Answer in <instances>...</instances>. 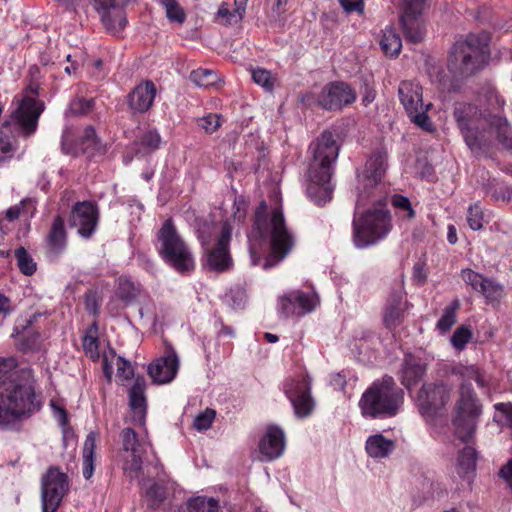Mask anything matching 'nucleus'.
Masks as SVG:
<instances>
[{"label":"nucleus","mask_w":512,"mask_h":512,"mask_svg":"<svg viewBox=\"0 0 512 512\" xmlns=\"http://www.w3.org/2000/svg\"><path fill=\"white\" fill-rule=\"evenodd\" d=\"M31 368H17L15 358H0V428L39 410Z\"/></svg>","instance_id":"nucleus-1"},{"label":"nucleus","mask_w":512,"mask_h":512,"mask_svg":"<svg viewBox=\"0 0 512 512\" xmlns=\"http://www.w3.org/2000/svg\"><path fill=\"white\" fill-rule=\"evenodd\" d=\"M454 118L463 139L474 154L488 151L495 140L512 150V125L499 114L483 113L471 103H459Z\"/></svg>","instance_id":"nucleus-2"},{"label":"nucleus","mask_w":512,"mask_h":512,"mask_svg":"<svg viewBox=\"0 0 512 512\" xmlns=\"http://www.w3.org/2000/svg\"><path fill=\"white\" fill-rule=\"evenodd\" d=\"M310 150L312 157L309 162L308 177L311 184L308 192L310 195L319 192L321 196L315 200L318 204H325L330 200L333 191L331 176L339 155V146L332 133L325 131L311 144Z\"/></svg>","instance_id":"nucleus-3"},{"label":"nucleus","mask_w":512,"mask_h":512,"mask_svg":"<svg viewBox=\"0 0 512 512\" xmlns=\"http://www.w3.org/2000/svg\"><path fill=\"white\" fill-rule=\"evenodd\" d=\"M271 236V249L277 261L283 259L292 250L294 238L285 225L280 208L267 213V202L262 201L256 207L252 228L248 234L250 241H264Z\"/></svg>","instance_id":"nucleus-4"},{"label":"nucleus","mask_w":512,"mask_h":512,"mask_svg":"<svg viewBox=\"0 0 512 512\" xmlns=\"http://www.w3.org/2000/svg\"><path fill=\"white\" fill-rule=\"evenodd\" d=\"M368 202L374 203L372 209L353 219L352 239L356 247L365 248L385 239L392 230L391 213L386 207V198L379 194Z\"/></svg>","instance_id":"nucleus-5"},{"label":"nucleus","mask_w":512,"mask_h":512,"mask_svg":"<svg viewBox=\"0 0 512 512\" xmlns=\"http://www.w3.org/2000/svg\"><path fill=\"white\" fill-rule=\"evenodd\" d=\"M404 392L396 386L391 376L374 381L363 392L359 408L363 417L388 418L396 415L403 403Z\"/></svg>","instance_id":"nucleus-6"},{"label":"nucleus","mask_w":512,"mask_h":512,"mask_svg":"<svg viewBox=\"0 0 512 512\" xmlns=\"http://www.w3.org/2000/svg\"><path fill=\"white\" fill-rule=\"evenodd\" d=\"M232 227L225 221L221 227L207 223L200 231V240L204 247L203 266L206 269L223 273L234 265L230 253Z\"/></svg>","instance_id":"nucleus-7"},{"label":"nucleus","mask_w":512,"mask_h":512,"mask_svg":"<svg viewBox=\"0 0 512 512\" xmlns=\"http://www.w3.org/2000/svg\"><path fill=\"white\" fill-rule=\"evenodd\" d=\"M488 40L486 35H468L465 40L455 42L448 59L450 71L469 76L482 69L490 57Z\"/></svg>","instance_id":"nucleus-8"},{"label":"nucleus","mask_w":512,"mask_h":512,"mask_svg":"<svg viewBox=\"0 0 512 512\" xmlns=\"http://www.w3.org/2000/svg\"><path fill=\"white\" fill-rule=\"evenodd\" d=\"M43 110V103L32 97H24L18 102L9 120L0 128V161L12 157L14 149L8 134L10 126L14 125L24 137L34 135Z\"/></svg>","instance_id":"nucleus-9"},{"label":"nucleus","mask_w":512,"mask_h":512,"mask_svg":"<svg viewBox=\"0 0 512 512\" xmlns=\"http://www.w3.org/2000/svg\"><path fill=\"white\" fill-rule=\"evenodd\" d=\"M160 242V255L169 265L180 273L191 271L195 267L192 253L179 235L172 220H166L157 233Z\"/></svg>","instance_id":"nucleus-10"},{"label":"nucleus","mask_w":512,"mask_h":512,"mask_svg":"<svg viewBox=\"0 0 512 512\" xmlns=\"http://www.w3.org/2000/svg\"><path fill=\"white\" fill-rule=\"evenodd\" d=\"M398 98L414 124L428 130V132L434 129V125L427 114L431 103L424 104L421 84L414 82V80H403L398 87Z\"/></svg>","instance_id":"nucleus-11"},{"label":"nucleus","mask_w":512,"mask_h":512,"mask_svg":"<svg viewBox=\"0 0 512 512\" xmlns=\"http://www.w3.org/2000/svg\"><path fill=\"white\" fill-rule=\"evenodd\" d=\"M481 413V406L472 387L462 384L457 415L453 419L455 434L462 441H469L475 432V420Z\"/></svg>","instance_id":"nucleus-12"},{"label":"nucleus","mask_w":512,"mask_h":512,"mask_svg":"<svg viewBox=\"0 0 512 512\" xmlns=\"http://www.w3.org/2000/svg\"><path fill=\"white\" fill-rule=\"evenodd\" d=\"M386 162L387 154L383 151H375L368 158L365 169L359 178L362 188H360L357 196V206H365L371 197H377L375 189H377L385 174Z\"/></svg>","instance_id":"nucleus-13"},{"label":"nucleus","mask_w":512,"mask_h":512,"mask_svg":"<svg viewBox=\"0 0 512 512\" xmlns=\"http://www.w3.org/2000/svg\"><path fill=\"white\" fill-rule=\"evenodd\" d=\"M69 491L66 473L52 466L41 478L42 512H56L63 496Z\"/></svg>","instance_id":"nucleus-14"},{"label":"nucleus","mask_w":512,"mask_h":512,"mask_svg":"<svg viewBox=\"0 0 512 512\" xmlns=\"http://www.w3.org/2000/svg\"><path fill=\"white\" fill-rule=\"evenodd\" d=\"M428 0H403L399 24L406 40L420 43L425 33L421 13Z\"/></svg>","instance_id":"nucleus-15"},{"label":"nucleus","mask_w":512,"mask_h":512,"mask_svg":"<svg viewBox=\"0 0 512 512\" xmlns=\"http://www.w3.org/2000/svg\"><path fill=\"white\" fill-rule=\"evenodd\" d=\"M356 92L345 82H330L321 88L316 102L317 106L330 111L342 110L356 102Z\"/></svg>","instance_id":"nucleus-16"},{"label":"nucleus","mask_w":512,"mask_h":512,"mask_svg":"<svg viewBox=\"0 0 512 512\" xmlns=\"http://www.w3.org/2000/svg\"><path fill=\"white\" fill-rule=\"evenodd\" d=\"M132 0H89L100 19L110 32H119L125 28L127 24L125 6L129 5Z\"/></svg>","instance_id":"nucleus-17"},{"label":"nucleus","mask_w":512,"mask_h":512,"mask_svg":"<svg viewBox=\"0 0 512 512\" xmlns=\"http://www.w3.org/2000/svg\"><path fill=\"white\" fill-rule=\"evenodd\" d=\"M451 396V388L443 383L424 384L417 394V403L423 415H435Z\"/></svg>","instance_id":"nucleus-18"},{"label":"nucleus","mask_w":512,"mask_h":512,"mask_svg":"<svg viewBox=\"0 0 512 512\" xmlns=\"http://www.w3.org/2000/svg\"><path fill=\"white\" fill-rule=\"evenodd\" d=\"M99 221V210L92 202H77L70 212L69 225L77 229L80 236L91 237Z\"/></svg>","instance_id":"nucleus-19"},{"label":"nucleus","mask_w":512,"mask_h":512,"mask_svg":"<svg viewBox=\"0 0 512 512\" xmlns=\"http://www.w3.org/2000/svg\"><path fill=\"white\" fill-rule=\"evenodd\" d=\"M120 439L123 450L128 454L125 457L124 470L130 478H133L142 470V456L145 451L137 432L132 428L122 429Z\"/></svg>","instance_id":"nucleus-20"},{"label":"nucleus","mask_w":512,"mask_h":512,"mask_svg":"<svg viewBox=\"0 0 512 512\" xmlns=\"http://www.w3.org/2000/svg\"><path fill=\"white\" fill-rule=\"evenodd\" d=\"M179 358L172 347L168 348L165 355L157 358L148 367V374L157 384H166L175 378L179 369Z\"/></svg>","instance_id":"nucleus-21"},{"label":"nucleus","mask_w":512,"mask_h":512,"mask_svg":"<svg viewBox=\"0 0 512 512\" xmlns=\"http://www.w3.org/2000/svg\"><path fill=\"white\" fill-rule=\"evenodd\" d=\"M315 306V298L302 291H292L279 299L280 313L284 317L310 313Z\"/></svg>","instance_id":"nucleus-22"},{"label":"nucleus","mask_w":512,"mask_h":512,"mask_svg":"<svg viewBox=\"0 0 512 512\" xmlns=\"http://www.w3.org/2000/svg\"><path fill=\"white\" fill-rule=\"evenodd\" d=\"M286 394L290 398L298 417H307L313 411L314 401L310 394V382L307 379L292 383L286 388Z\"/></svg>","instance_id":"nucleus-23"},{"label":"nucleus","mask_w":512,"mask_h":512,"mask_svg":"<svg viewBox=\"0 0 512 512\" xmlns=\"http://www.w3.org/2000/svg\"><path fill=\"white\" fill-rule=\"evenodd\" d=\"M156 96V88L151 80L138 84L128 96V107L134 113L149 110Z\"/></svg>","instance_id":"nucleus-24"},{"label":"nucleus","mask_w":512,"mask_h":512,"mask_svg":"<svg viewBox=\"0 0 512 512\" xmlns=\"http://www.w3.org/2000/svg\"><path fill=\"white\" fill-rule=\"evenodd\" d=\"M426 369L427 364L421 358L406 354L399 371L401 384L407 389L414 387L425 376Z\"/></svg>","instance_id":"nucleus-25"},{"label":"nucleus","mask_w":512,"mask_h":512,"mask_svg":"<svg viewBox=\"0 0 512 512\" xmlns=\"http://www.w3.org/2000/svg\"><path fill=\"white\" fill-rule=\"evenodd\" d=\"M146 381L144 377L135 378L129 389V407L133 413V422L142 425L145 422L147 401L145 396Z\"/></svg>","instance_id":"nucleus-26"},{"label":"nucleus","mask_w":512,"mask_h":512,"mask_svg":"<svg viewBox=\"0 0 512 512\" xmlns=\"http://www.w3.org/2000/svg\"><path fill=\"white\" fill-rule=\"evenodd\" d=\"M285 447V436L282 429L278 427H269L264 438L260 442V453L263 454L268 461L278 458L283 454Z\"/></svg>","instance_id":"nucleus-27"},{"label":"nucleus","mask_w":512,"mask_h":512,"mask_svg":"<svg viewBox=\"0 0 512 512\" xmlns=\"http://www.w3.org/2000/svg\"><path fill=\"white\" fill-rule=\"evenodd\" d=\"M404 292L402 290L393 291L390 295V299L384 310V325L388 329H395L403 321L404 308L402 306V300Z\"/></svg>","instance_id":"nucleus-28"},{"label":"nucleus","mask_w":512,"mask_h":512,"mask_svg":"<svg viewBox=\"0 0 512 512\" xmlns=\"http://www.w3.org/2000/svg\"><path fill=\"white\" fill-rule=\"evenodd\" d=\"M248 1L249 0H234L232 10L230 9L229 4L222 2L217 10V15L222 19L224 24H239V22H241L245 17Z\"/></svg>","instance_id":"nucleus-29"},{"label":"nucleus","mask_w":512,"mask_h":512,"mask_svg":"<svg viewBox=\"0 0 512 512\" xmlns=\"http://www.w3.org/2000/svg\"><path fill=\"white\" fill-rule=\"evenodd\" d=\"M395 449V443L391 439L377 433L366 441V451L373 458H385Z\"/></svg>","instance_id":"nucleus-30"},{"label":"nucleus","mask_w":512,"mask_h":512,"mask_svg":"<svg viewBox=\"0 0 512 512\" xmlns=\"http://www.w3.org/2000/svg\"><path fill=\"white\" fill-rule=\"evenodd\" d=\"M49 248L54 254H59L66 244V229L61 216L54 218L51 229L47 235Z\"/></svg>","instance_id":"nucleus-31"},{"label":"nucleus","mask_w":512,"mask_h":512,"mask_svg":"<svg viewBox=\"0 0 512 512\" xmlns=\"http://www.w3.org/2000/svg\"><path fill=\"white\" fill-rule=\"evenodd\" d=\"M80 144L82 151L84 154H87L88 157H94L96 154H104L105 152V147L91 125L84 128Z\"/></svg>","instance_id":"nucleus-32"},{"label":"nucleus","mask_w":512,"mask_h":512,"mask_svg":"<svg viewBox=\"0 0 512 512\" xmlns=\"http://www.w3.org/2000/svg\"><path fill=\"white\" fill-rule=\"evenodd\" d=\"M97 433L90 432L87 434L83 447V476L89 480L94 471V454L96 449Z\"/></svg>","instance_id":"nucleus-33"},{"label":"nucleus","mask_w":512,"mask_h":512,"mask_svg":"<svg viewBox=\"0 0 512 512\" xmlns=\"http://www.w3.org/2000/svg\"><path fill=\"white\" fill-rule=\"evenodd\" d=\"M380 46L384 54L397 57L402 50V39L394 28H386L380 40Z\"/></svg>","instance_id":"nucleus-34"},{"label":"nucleus","mask_w":512,"mask_h":512,"mask_svg":"<svg viewBox=\"0 0 512 512\" xmlns=\"http://www.w3.org/2000/svg\"><path fill=\"white\" fill-rule=\"evenodd\" d=\"M480 292L489 303L499 302L505 296V288L501 283L483 276Z\"/></svg>","instance_id":"nucleus-35"},{"label":"nucleus","mask_w":512,"mask_h":512,"mask_svg":"<svg viewBox=\"0 0 512 512\" xmlns=\"http://www.w3.org/2000/svg\"><path fill=\"white\" fill-rule=\"evenodd\" d=\"M83 348L86 354L94 361L99 359V336L98 327L96 324H92L91 327L87 329L86 335L83 339Z\"/></svg>","instance_id":"nucleus-36"},{"label":"nucleus","mask_w":512,"mask_h":512,"mask_svg":"<svg viewBox=\"0 0 512 512\" xmlns=\"http://www.w3.org/2000/svg\"><path fill=\"white\" fill-rule=\"evenodd\" d=\"M460 307L459 299H455L444 309V314L437 322V328L442 330V332H447V330L451 329L456 321V310Z\"/></svg>","instance_id":"nucleus-37"},{"label":"nucleus","mask_w":512,"mask_h":512,"mask_svg":"<svg viewBox=\"0 0 512 512\" xmlns=\"http://www.w3.org/2000/svg\"><path fill=\"white\" fill-rule=\"evenodd\" d=\"M190 78L199 87H212L216 84L218 75L210 69H196L190 73Z\"/></svg>","instance_id":"nucleus-38"},{"label":"nucleus","mask_w":512,"mask_h":512,"mask_svg":"<svg viewBox=\"0 0 512 512\" xmlns=\"http://www.w3.org/2000/svg\"><path fill=\"white\" fill-rule=\"evenodd\" d=\"M252 80L261 87L265 88L266 91H273L277 83L275 76L271 75L270 71L264 68L253 69Z\"/></svg>","instance_id":"nucleus-39"},{"label":"nucleus","mask_w":512,"mask_h":512,"mask_svg":"<svg viewBox=\"0 0 512 512\" xmlns=\"http://www.w3.org/2000/svg\"><path fill=\"white\" fill-rule=\"evenodd\" d=\"M15 257L20 270L27 276H31V274L37 270L36 262H34L33 258L26 252L24 247H19L15 251Z\"/></svg>","instance_id":"nucleus-40"},{"label":"nucleus","mask_w":512,"mask_h":512,"mask_svg":"<svg viewBox=\"0 0 512 512\" xmlns=\"http://www.w3.org/2000/svg\"><path fill=\"white\" fill-rule=\"evenodd\" d=\"M160 3L166 9V17L169 21H176L180 24L185 21L186 14L176 0H160Z\"/></svg>","instance_id":"nucleus-41"},{"label":"nucleus","mask_w":512,"mask_h":512,"mask_svg":"<svg viewBox=\"0 0 512 512\" xmlns=\"http://www.w3.org/2000/svg\"><path fill=\"white\" fill-rule=\"evenodd\" d=\"M146 495L150 500L149 505L158 507L167 497V488L164 487L163 484L152 483L150 487L146 489Z\"/></svg>","instance_id":"nucleus-42"},{"label":"nucleus","mask_w":512,"mask_h":512,"mask_svg":"<svg viewBox=\"0 0 512 512\" xmlns=\"http://www.w3.org/2000/svg\"><path fill=\"white\" fill-rule=\"evenodd\" d=\"M197 125L206 133H213L221 126V114L209 113L197 119Z\"/></svg>","instance_id":"nucleus-43"},{"label":"nucleus","mask_w":512,"mask_h":512,"mask_svg":"<svg viewBox=\"0 0 512 512\" xmlns=\"http://www.w3.org/2000/svg\"><path fill=\"white\" fill-rule=\"evenodd\" d=\"M475 461V448L471 446L464 447L458 457L459 466L465 471L473 470L475 469Z\"/></svg>","instance_id":"nucleus-44"},{"label":"nucleus","mask_w":512,"mask_h":512,"mask_svg":"<svg viewBox=\"0 0 512 512\" xmlns=\"http://www.w3.org/2000/svg\"><path fill=\"white\" fill-rule=\"evenodd\" d=\"M467 223L469 227L474 230L483 228V210L477 205V203L469 206Z\"/></svg>","instance_id":"nucleus-45"},{"label":"nucleus","mask_w":512,"mask_h":512,"mask_svg":"<svg viewBox=\"0 0 512 512\" xmlns=\"http://www.w3.org/2000/svg\"><path fill=\"white\" fill-rule=\"evenodd\" d=\"M460 276L466 284L470 285L474 291L481 292V284L483 280V276L480 273L475 272L472 269H463L461 270Z\"/></svg>","instance_id":"nucleus-46"},{"label":"nucleus","mask_w":512,"mask_h":512,"mask_svg":"<svg viewBox=\"0 0 512 512\" xmlns=\"http://www.w3.org/2000/svg\"><path fill=\"white\" fill-rule=\"evenodd\" d=\"M161 136L156 131H147L140 138V145L146 151H153L159 147Z\"/></svg>","instance_id":"nucleus-47"},{"label":"nucleus","mask_w":512,"mask_h":512,"mask_svg":"<svg viewBox=\"0 0 512 512\" xmlns=\"http://www.w3.org/2000/svg\"><path fill=\"white\" fill-rule=\"evenodd\" d=\"M215 418V410L206 409L203 413L198 414L195 417L193 426L198 430H205L211 427L213 420Z\"/></svg>","instance_id":"nucleus-48"},{"label":"nucleus","mask_w":512,"mask_h":512,"mask_svg":"<svg viewBox=\"0 0 512 512\" xmlns=\"http://www.w3.org/2000/svg\"><path fill=\"white\" fill-rule=\"evenodd\" d=\"M472 336V332L469 331L468 328L459 327L455 330L451 342L456 348H464L465 344H467Z\"/></svg>","instance_id":"nucleus-49"},{"label":"nucleus","mask_w":512,"mask_h":512,"mask_svg":"<svg viewBox=\"0 0 512 512\" xmlns=\"http://www.w3.org/2000/svg\"><path fill=\"white\" fill-rule=\"evenodd\" d=\"M116 376L121 377L124 380L134 376V369L131 362L126 361L123 357H118L116 360Z\"/></svg>","instance_id":"nucleus-50"},{"label":"nucleus","mask_w":512,"mask_h":512,"mask_svg":"<svg viewBox=\"0 0 512 512\" xmlns=\"http://www.w3.org/2000/svg\"><path fill=\"white\" fill-rule=\"evenodd\" d=\"M93 99L77 98L70 103V110L74 114H86L93 109Z\"/></svg>","instance_id":"nucleus-51"},{"label":"nucleus","mask_w":512,"mask_h":512,"mask_svg":"<svg viewBox=\"0 0 512 512\" xmlns=\"http://www.w3.org/2000/svg\"><path fill=\"white\" fill-rule=\"evenodd\" d=\"M392 204L397 209L406 211V215L408 218L415 217V212H414L411 202H410L409 198H407V196L399 195V194L393 195Z\"/></svg>","instance_id":"nucleus-52"},{"label":"nucleus","mask_w":512,"mask_h":512,"mask_svg":"<svg viewBox=\"0 0 512 512\" xmlns=\"http://www.w3.org/2000/svg\"><path fill=\"white\" fill-rule=\"evenodd\" d=\"M117 295L120 299L123 300H131L136 295V290L134 288L133 283L130 280H120L119 288L117 290Z\"/></svg>","instance_id":"nucleus-53"},{"label":"nucleus","mask_w":512,"mask_h":512,"mask_svg":"<svg viewBox=\"0 0 512 512\" xmlns=\"http://www.w3.org/2000/svg\"><path fill=\"white\" fill-rule=\"evenodd\" d=\"M190 512H207V498L205 496H196L187 503Z\"/></svg>","instance_id":"nucleus-54"},{"label":"nucleus","mask_w":512,"mask_h":512,"mask_svg":"<svg viewBox=\"0 0 512 512\" xmlns=\"http://www.w3.org/2000/svg\"><path fill=\"white\" fill-rule=\"evenodd\" d=\"M343 10L346 13H353V11H357L358 13H363L364 10V2L363 0H338Z\"/></svg>","instance_id":"nucleus-55"},{"label":"nucleus","mask_w":512,"mask_h":512,"mask_svg":"<svg viewBox=\"0 0 512 512\" xmlns=\"http://www.w3.org/2000/svg\"><path fill=\"white\" fill-rule=\"evenodd\" d=\"M488 104L492 110L501 109L503 104L505 103L504 99L499 97L498 93L494 88H489L487 91Z\"/></svg>","instance_id":"nucleus-56"},{"label":"nucleus","mask_w":512,"mask_h":512,"mask_svg":"<svg viewBox=\"0 0 512 512\" xmlns=\"http://www.w3.org/2000/svg\"><path fill=\"white\" fill-rule=\"evenodd\" d=\"M495 409L505 416V422L512 429V403H496Z\"/></svg>","instance_id":"nucleus-57"},{"label":"nucleus","mask_w":512,"mask_h":512,"mask_svg":"<svg viewBox=\"0 0 512 512\" xmlns=\"http://www.w3.org/2000/svg\"><path fill=\"white\" fill-rule=\"evenodd\" d=\"M85 306L89 313L96 314L99 311V302L95 292H87L85 295Z\"/></svg>","instance_id":"nucleus-58"},{"label":"nucleus","mask_w":512,"mask_h":512,"mask_svg":"<svg viewBox=\"0 0 512 512\" xmlns=\"http://www.w3.org/2000/svg\"><path fill=\"white\" fill-rule=\"evenodd\" d=\"M499 476L503 478L507 487L512 491V460L506 462L499 470Z\"/></svg>","instance_id":"nucleus-59"},{"label":"nucleus","mask_w":512,"mask_h":512,"mask_svg":"<svg viewBox=\"0 0 512 512\" xmlns=\"http://www.w3.org/2000/svg\"><path fill=\"white\" fill-rule=\"evenodd\" d=\"M11 303L9 298L0 293V323L11 313Z\"/></svg>","instance_id":"nucleus-60"},{"label":"nucleus","mask_w":512,"mask_h":512,"mask_svg":"<svg viewBox=\"0 0 512 512\" xmlns=\"http://www.w3.org/2000/svg\"><path fill=\"white\" fill-rule=\"evenodd\" d=\"M24 205H25V202H21L20 205L11 206V208L6 210V218L9 221H14V219H17L18 217H20Z\"/></svg>","instance_id":"nucleus-61"},{"label":"nucleus","mask_w":512,"mask_h":512,"mask_svg":"<svg viewBox=\"0 0 512 512\" xmlns=\"http://www.w3.org/2000/svg\"><path fill=\"white\" fill-rule=\"evenodd\" d=\"M206 512H223V510H221L217 499L207 498Z\"/></svg>","instance_id":"nucleus-62"},{"label":"nucleus","mask_w":512,"mask_h":512,"mask_svg":"<svg viewBox=\"0 0 512 512\" xmlns=\"http://www.w3.org/2000/svg\"><path fill=\"white\" fill-rule=\"evenodd\" d=\"M287 2L288 0H275L274 10H276L277 13H283Z\"/></svg>","instance_id":"nucleus-63"},{"label":"nucleus","mask_w":512,"mask_h":512,"mask_svg":"<svg viewBox=\"0 0 512 512\" xmlns=\"http://www.w3.org/2000/svg\"><path fill=\"white\" fill-rule=\"evenodd\" d=\"M447 238H448L449 242L452 244L456 243V241H457V235H456V231H455L453 225H451L449 228Z\"/></svg>","instance_id":"nucleus-64"}]
</instances>
